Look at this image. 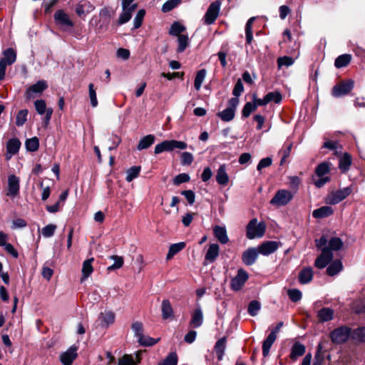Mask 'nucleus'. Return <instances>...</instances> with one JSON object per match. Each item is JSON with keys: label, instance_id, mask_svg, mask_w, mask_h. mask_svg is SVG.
Returning a JSON list of instances; mask_svg holds the SVG:
<instances>
[{"label": "nucleus", "instance_id": "49", "mask_svg": "<svg viewBox=\"0 0 365 365\" xmlns=\"http://www.w3.org/2000/svg\"><path fill=\"white\" fill-rule=\"evenodd\" d=\"M88 96L91 101V105L93 108H96L98 105V102L96 96V88L94 84L91 83L88 85Z\"/></svg>", "mask_w": 365, "mask_h": 365}, {"label": "nucleus", "instance_id": "45", "mask_svg": "<svg viewBox=\"0 0 365 365\" xmlns=\"http://www.w3.org/2000/svg\"><path fill=\"white\" fill-rule=\"evenodd\" d=\"M275 339L272 336H267V338L262 342V355L264 357H267L269 354L270 349L275 341Z\"/></svg>", "mask_w": 365, "mask_h": 365}, {"label": "nucleus", "instance_id": "31", "mask_svg": "<svg viewBox=\"0 0 365 365\" xmlns=\"http://www.w3.org/2000/svg\"><path fill=\"white\" fill-rule=\"evenodd\" d=\"M216 181L219 185H225L229 181L228 175L226 173L225 165H221L217 172Z\"/></svg>", "mask_w": 365, "mask_h": 365}, {"label": "nucleus", "instance_id": "48", "mask_svg": "<svg viewBox=\"0 0 365 365\" xmlns=\"http://www.w3.org/2000/svg\"><path fill=\"white\" fill-rule=\"evenodd\" d=\"M267 103L274 102L276 104L281 103L282 100V96L278 91L269 92L265 95Z\"/></svg>", "mask_w": 365, "mask_h": 365}, {"label": "nucleus", "instance_id": "61", "mask_svg": "<svg viewBox=\"0 0 365 365\" xmlns=\"http://www.w3.org/2000/svg\"><path fill=\"white\" fill-rule=\"evenodd\" d=\"M131 328L135 333V336L138 337V340L140 337L143 336V325L142 322H135L132 324Z\"/></svg>", "mask_w": 365, "mask_h": 365}, {"label": "nucleus", "instance_id": "34", "mask_svg": "<svg viewBox=\"0 0 365 365\" xmlns=\"http://www.w3.org/2000/svg\"><path fill=\"white\" fill-rule=\"evenodd\" d=\"M351 55L349 53L340 55L335 59L334 66L336 68L346 67L351 63Z\"/></svg>", "mask_w": 365, "mask_h": 365}, {"label": "nucleus", "instance_id": "3", "mask_svg": "<svg viewBox=\"0 0 365 365\" xmlns=\"http://www.w3.org/2000/svg\"><path fill=\"white\" fill-rule=\"evenodd\" d=\"M351 328L344 325L331 331L329 334V337L334 344H341L346 342L349 339H351Z\"/></svg>", "mask_w": 365, "mask_h": 365}, {"label": "nucleus", "instance_id": "56", "mask_svg": "<svg viewBox=\"0 0 365 365\" xmlns=\"http://www.w3.org/2000/svg\"><path fill=\"white\" fill-rule=\"evenodd\" d=\"M34 106L36 112L39 115H43L48 111V108L46 107V101L43 99L36 100L34 102Z\"/></svg>", "mask_w": 365, "mask_h": 365}, {"label": "nucleus", "instance_id": "41", "mask_svg": "<svg viewBox=\"0 0 365 365\" xmlns=\"http://www.w3.org/2000/svg\"><path fill=\"white\" fill-rule=\"evenodd\" d=\"M178 356L175 351L170 352L168 355L162 361H160L158 365H178Z\"/></svg>", "mask_w": 365, "mask_h": 365}, {"label": "nucleus", "instance_id": "6", "mask_svg": "<svg viewBox=\"0 0 365 365\" xmlns=\"http://www.w3.org/2000/svg\"><path fill=\"white\" fill-rule=\"evenodd\" d=\"M293 193L287 190H279L271 199L269 203L277 207L287 205L292 199Z\"/></svg>", "mask_w": 365, "mask_h": 365}, {"label": "nucleus", "instance_id": "5", "mask_svg": "<svg viewBox=\"0 0 365 365\" xmlns=\"http://www.w3.org/2000/svg\"><path fill=\"white\" fill-rule=\"evenodd\" d=\"M53 19L55 24L64 31L74 26L73 21L63 9L57 10L53 14Z\"/></svg>", "mask_w": 365, "mask_h": 365}, {"label": "nucleus", "instance_id": "55", "mask_svg": "<svg viewBox=\"0 0 365 365\" xmlns=\"http://www.w3.org/2000/svg\"><path fill=\"white\" fill-rule=\"evenodd\" d=\"M287 295L289 299L293 302H297L302 297V292L298 289H290L287 291Z\"/></svg>", "mask_w": 365, "mask_h": 365}, {"label": "nucleus", "instance_id": "9", "mask_svg": "<svg viewBox=\"0 0 365 365\" xmlns=\"http://www.w3.org/2000/svg\"><path fill=\"white\" fill-rule=\"evenodd\" d=\"M220 5L221 2L219 0L211 3L204 16L205 24L211 25L215 21L220 13Z\"/></svg>", "mask_w": 365, "mask_h": 365}, {"label": "nucleus", "instance_id": "54", "mask_svg": "<svg viewBox=\"0 0 365 365\" xmlns=\"http://www.w3.org/2000/svg\"><path fill=\"white\" fill-rule=\"evenodd\" d=\"M28 113L27 109H22L18 112L16 118V124L17 126H22L26 123Z\"/></svg>", "mask_w": 365, "mask_h": 365}, {"label": "nucleus", "instance_id": "37", "mask_svg": "<svg viewBox=\"0 0 365 365\" xmlns=\"http://www.w3.org/2000/svg\"><path fill=\"white\" fill-rule=\"evenodd\" d=\"M4 57L1 58V61L9 63V65L13 64L16 60V53L12 48L6 49L4 53Z\"/></svg>", "mask_w": 365, "mask_h": 365}, {"label": "nucleus", "instance_id": "15", "mask_svg": "<svg viewBox=\"0 0 365 365\" xmlns=\"http://www.w3.org/2000/svg\"><path fill=\"white\" fill-rule=\"evenodd\" d=\"M78 346L73 345L66 351L63 353L60 359L63 365H72L73 361L77 358Z\"/></svg>", "mask_w": 365, "mask_h": 365}, {"label": "nucleus", "instance_id": "25", "mask_svg": "<svg viewBox=\"0 0 365 365\" xmlns=\"http://www.w3.org/2000/svg\"><path fill=\"white\" fill-rule=\"evenodd\" d=\"M334 213V210L330 206H322L312 212V217L316 219L328 217Z\"/></svg>", "mask_w": 365, "mask_h": 365}, {"label": "nucleus", "instance_id": "22", "mask_svg": "<svg viewBox=\"0 0 365 365\" xmlns=\"http://www.w3.org/2000/svg\"><path fill=\"white\" fill-rule=\"evenodd\" d=\"M155 140L156 138L153 134H148L141 138L136 146L137 150H143L149 148L154 144Z\"/></svg>", "mask_w": 365, "mask_h": 365}, {"label": "nucleus", "instance_id": "28", "mask_svg": "<svg viewBox=\"0 0 365 365\" xmlns=\"http://www.w3.org/2000/svg\"><path fill=\"white\" fill-rule=\"evenodd\" d=\"M351 339L359 344H365V327L351 329Z\"/></svg>", "mask_w": 365, "mask_h": 365}, {"label": "nucleus", "instance_id": "33", "mask_svg": "<svg viewBox=\"0 0 365 365\" xmlns=\"http://www.w3.org/2000/svg\"><path fill=\"white\" fill-rule=\"evenodd\" d=\"M185 246L186 243L185 242L172 244L169 247V250L166 256V259L169 260L172 259L175 255L182 251L185 247Z\"/></svg>", "mask_w": 365, "mask_h": 365}, {"label": "nucleus", "instance_id": "36", "mask_svg": "<svg viewBox=\"0 0 365 365\" xmlns=\"http://www.w3.org/2000/svg\"><path fill=\"white\" fill-rule=\"evenodd\" d=\"M217 115L224 122L232 120L235 115V111L232 108H227L221 112H218Z\"/></svg>", "mask_w": 365, "mask_h": 365}, {"label": "nucleus", "instance_id": "8", "mask_svg": "<svg viewBox=\"0 0 365 365\" xmlns=\"http://www.w3.org/2000/svg\"><path fill=\"white\" fill-rule=\"evenodd\" d=\"M249 278V274L243 268H240L237 270L235 277L232 278L230 281V288L235 292L240 291L245 285V282Z\"/></svg>", "mask_w": 365, "mask_h": 365}, {"label": "nucleus", "instance_id": "29", "mask_svg": "<svg viewBox=\"0 0 365 365\" xmlns=\"http://www.w3.org/2000/svg\"><path fill=\"white\" fill-rule=\"evenodd\" d=\"M328 243L329 245L327 247H323V249H328L331 252H333V251H339L344 246L342 240L338 237H331Z\"/></svg>", "mask_w": 365, "mask_h": 365}, {"label": "nucleus", "instance_id": "14", "mask_svg": "<svg viewBox=\"0 0 365 365\" xmlns=\"http://www.w3.org/2000/svg\"><path fill=\"white\" fill-rule=\"evenodd\" d=\"M20 180L15 175H10L8 177V192L6 195L14 197L19 194Z\"/></svg>", "mask_w": 365, "mask_h": 365}, {"label": "nucleus", "instance_id": "62", "mask_svg": "<svg viewBox=\"0 0 365 365\" xmlns=\"http://www.w3.org/2000/svg\"><path fill=\"white\" fill-rule=\"evenodd\" d=\"M118 365H136L131 354H124L118 359Z\"/></svg>", "mask_w": 365, "mask_h": 365}, {"label": "nucleus", "instance_id": "58", "mask_svg": "<svg viewBox=\"0 0 365 365\" xmlns=\"http://www.w3.org/2000/svg\"><path fill=\"white\" fill-rule=\"evenodd\" d=\"M194 160V157L192 153L189 152H183L180 155V164L182 166L190 165Z\"/></svg>", "mask_w": 365, "mask_h": 365}, {"label": "nucleus", "instance_id": "44", "mask_svg": "<svg viewBox=\"0 0 365 365\" xmlns=\"http://www.w3.org/2000/svg\"><path fill=\"white\" fill-rule=\"evenodd\" d=\"M25 146L28 151L35 152L39 148V140L37 137H33L26 140Z\"/></svg>", "mask_w": 365, "mask_h": 365}, {"label": "nucleus", "instance_id": "63", "mask_svg": "<svg viewBox=\"0 0 365 365\" xmlns=\"http://www.w3.org/2000/svg\"><path fill=\"white\" fill-rule=\"evenodd\" d=\"M56 225L53 224H48L42 229V235L45 237H51L54 235L56 229Z\"/></svg>", "mask_w": 365, "mask_h": 365}, {"label": "nucleus", "instance_id": "11", "mask_svg": "<svg viewBox=\"0 0 365 365\" xmlns=\"http://www.w3.org/2000/svg\"><path fill=\"white\" fill-rule=\"evenodd\" d=\"M281 245L280 242L277 241H264L257 247L259 253L267 256L274 253Z\"/></svg>", "mask_w": 365, "mask_h": 365}, {"label": "nucleus", "instance_id": "50", "mask_svg": "<svg viewBox=\"0 0 365 365\" xmlns=\"http://www.w3.org/2000/svg\"><path fill=\"white\" fill-rule=\"evenodd\" d=\"M261 309V304L257 300L251 301L247 307V312L252 317H255Z\"/></svg>", "mask_w": 365, "mask_h": 365}, {"label": "nucleus", "instance_id": "12", "mask_svg": "<svg viewBox=\"0 0 365 365\" xmlns=\"http://www.w3.org/2000/svg\"><path fill=\"white\" fill-rule=\"evenodd\" d=\"M259 254L257 248L249 247L242 254V263L246 266H252L256 262Z\"/></svg>", "mask_w": 365, "mask_h": 365}, {"label": "nucleus", "instance_id": "38", "mask_svg": "<svg viewBox=\"0 0 365 365\" xmlns=\"http://www.w3.org/2000/svg\"><path fill=\"white\" fill-rule=\"evenodd\" d=\"M189 38L187 35H181L178 36V48L177 53H181L185 51V49L189 46Z\"/></svg>", "mask_w": 365, "mask_h": 365}, {"label": "nucleus", "instance_id": "40", "mask_svg": "<svg viewBox=\"0 0 365 365\" xmlns=\"http://www.w3.org/2000/svg\"><path fill=\"white\" fill-rule=\"evenodd\" d=\"M94 261V258H90L85 260L83 263L82 267V277L83 278H88L93 272L92 262Z\"/></svg>", "mask_w": 365, "mask_h": 365}, {"label": "nucleus", "instance_id": "39", "mask_svg": "<svg viewBox=\"0 0 365 365\" xmlns=\"http://www.w3.org/2000/svg\"><path fill=\"white\" fill-rule=\"evenodd\" d=\"M330 165L329 162L319 163L315 168V173L318 177H323L330 173Z\"/></svg>", "mask_w": 365, "mask_h": 365}, {"label": "nucleus", "instance_id": "27", "mask_svg": "<svg viewBox=\"0 0 365 365\" xmlns=\"http://www.w3.org/2000/svg\"><path fill=\"white\" fill-rule=\"evenodd\" d=\"M227 337L223 336L218 339L214 346V350L219 361L222 360L226 347Z\"/></svg>", "mask_w": 365, "mask_h": 365}, {"label": "nucleus", "instance_id": "47", "mask_svg": "<svg viewBox=\"0 0 365 365\" xmlns=\"http://www.w3.org/2000/svg\"><path fill=\"white\" fill-rule=\"evenodd\" d=\"M160 340V338L154 339L149 336L143 335L140 337L138 342L141 346L148 347V346H152L156 344Z\"/></svg>", "mask_w": 365, "mask_h": 365}, {"label": "nucleus", "instance_id": "23", "mask_svg": "<svg viewBox=\"0 0 365 365\" xmlns=\"http://www.w3.org/2000/svg\"><path fill=\"white\" fill-rule=\"evenodd\" d=\"M351 164V155L348 153H344V155L339 158V168L342 173H346L349 170Z\"/></svg>", "mask_w": 365, "mask_h": 365}, {"label": "nucleus", "instance_id": "53", "mask_svg": "<svg viewBox=\"0 0 365 365\" xmlns=\"http://www.w3.org/2000/svg\"><path fill=\"white\" fill-rule=\"evenodd\" d=\"M181 3V0H168L162 6V11L167 13L175 9Z\"/></svg>", "mask_w": 365, "mask_h": 365}, {"label": "nucleus", "instance_id": "7", "mask_svg": "<svg viewBox=\"0 0 365 365\" xmlns=\"http://www.w3.org/2000/svg\"><path fill=\"white\" fill-rule=\"evenodd\" d=\"M352 192L351 187H346L343 189L337 190L331 192L327 197V203L329 205H336L346 199Z\"/></svg>", "mask_w": 365, "mask_h": 365}, {"label": "nucleus", "instance_id": "20", "mask_svg": "<svg viewBox=\"0 0 365 365\" xmlns=\"http://www.w3.org/2000/svg\"><path fill=\"white\" fill-rule=\"evenodd\" d=\"M162 318L165 320L173 319L174 311L170 302L168 299H163L161 304Z\"/></svg>", "mask_w": 365, "mask_h": 365}, {"label": "nucleus", "instance_id": "46", "mask_svg": "<svg viewBox=\"0 0 365 365\" xmlns=\"http://www.w3.org/2000/svg\"><path fill=\"white\" fill-rule=\"evenodd\" d=\"M206 73L207 71L204 68L200 69L197 72L194 81V86L197 91H199L200 89L202 83L205 78Z\"/></svg>", "mask_w": 365, "mask_h": 365}, {"label": "nucleus", "instance_id": "26", "mask_svg": "<svg viewBox=\"0 0 365 365\" xmlns=\"http://www.w3.org/2000/svg\"><path fill=\"white\" fill-rule=\"evenodd\" d=\"M213 234L221 244H226L228 242L229 237L225 227L219 225L215 226L213 228Z\"/></svg>", "mask_w": 365, "mask_h": 365}, {"label": "nucleus", "instance_id": "64", "mask_svg": "<svg viewBox=\"0 0 365 365\" xmlns=\"http://www.w3.org/2000/svg\"><path fill=\"white\" fill-rule=\"evenodd\" d=\"M289 187L294 191V193L297 192L299 190V184L301 183V180L298 176H291L289 178Z\"/></svg>", "mask_w": 365, "mask_h": 365}, {"label": "nucleus", "instance_id": "60", "mask_svg": "<svg viewBox=\"0 0 365 365\" xmlns=\"http://www.w3.org/2000/svg\"><path fill=\"white\" fill-rule=\"evenodd\" d=\"M277 65H278V67L280 68H282V66H292L294 61L292 57H290V56H282V57H279L277 58Z\"/></svg>", "mask_w": 365, "mask_h": 365}, {"label": "nucleus", "instance_id": "18", "mask_svg": "<svg viewBox=\"0 0 365 365\" xmlns=\"http://www.w3.org/2000/svg\"><path fill=\"white\" fill-rule=\"evenodd\" d=\"M21 145V143L18 138H13L9 139L6 143L7 153L9 154L10 156L17 154L19 151ZM11 157L6 156V159H9Z\"/></svg>", "mask_w": 365, "mask_h": 365}, {"label": "nucleus", "instance_id": "16", "mask_svg": "<svg viewBox=\"0 0 365 365\" xmlns=\"http://www.w3.org/2000/svg\"><path fill=\"white\" fill-rule=\"evenodd\" d=\"M305 352L306 346L299 341H296L291 348L289 358L295 361L299 357L302 356Z\"/></svg>", "mask_w": 365, "mask_h": 365}, {"label": "nucleus", "instance_id": "35", "mask_svg": "<svg viewBox=\"0 0 365 365\" xmlns=\"http://www.w3.org/2000/svg\"><path fill=\"white\" fill-rule=\"evenodd\" d=\"M185 30V26H183L182 24H180L178 21H174L170 26L168 33L170 36L178 37L179 36L182 35V33L184 32Z\"/></svg>", "mask_w": 365, "mask_h": 365}, {"label": "nucleus", "instance_id": "2", "mask_svg": "<svg viewBox=\"0 0 365 365\" xmlns=\"http://www.w3.org/2000/svg\"><path fill=\"white\" fill-rule=\"evenodd\" d=\"M187 144L184 141L177 140H165L157 144L154 149V154L158 155L163 152H172L175 149L185 150Z\"/></svg>", "mask_w": 365, "mask_h": 365}, {"label": "nucleus", "instance_id": "17", "mask_svg": "<svg viewBox=\"0 0 365 365\" xmlns=\"http://www.w3.org/2000/svg\"><path fill=\"white\" fill-rule=\"evenodd\" d=\"M313 279V270L310 267H303L298 275L299 282L302 284H308Z\"/></svg>", "mask_w": 365, "mask_h": 365}, {"label": "nucleus", "instance_id": "43", "mask_svg": "<svg viewBox=\"0 0 365 365\" xmlns=\"http://www.w3.org/2000/svg\"><path fill=\"white\" fill-rule=\"evenodd\" d=\"M109 258L114 260V263L107 268L108 271H113L120 269L123 266L124 259L123 257L118 255H111L109 257Z\"/></svg>", "mask_w": 365, "mask_h": 365}, {"label": "nucleus", "instance_id": "42", "mask_svg": "<svg viewBox=\"0 0 365 365\" xmlns=\"http://www.w3.org/2000/svg\"><path fill=\"white\" fill-rule=\"evenodd\" d=\"M141 170L140 166L134 165L127 170L126 173L127 175L125 177V180L127 182H130L133 181L135 178H138L140 175V172Z\"/></svg>", "mask_w": 365, "mask_h": 365}, {"label": "nucleus", "instance_id": "21", "mask_svg": "<svg viewBox=\"0 0 365 365\" xmlns=\"http://www.w3.org/2000/svg\"><path fill=\"white\" fill-rule=\"evenodd\" d=\"M334 312L329 307H323L317 312L318 321L324 323L333 319Z\"/></svg>", "mask_w": 365, "mask_h": 365}, {"label": "nucleus", "instance_id": "1", "mask_svg": "<svg viewBox=\"0 0 365 365\" xmlns=\"http://www.w3.org/2000/svg\"><path fill=\"white\" fill-rule=\"evenodd\" d=\"M266 224L264 221L258 223L257 218H252L246 226V237L249 240L260 238L264 235Z\"/></svg>", "mask_w": 365, "mask_h": 365}, {"label": "nucleus", "instance_id": "52", "mask_svg": "<svg viewBox=\"0 0 365 365\" xmlns=\"http://www.w3.org/2000/svg\"><path fill=\"white\" fill-rule=\"evenodd\" d=\"M256 110V106L254 105L252 102H247L242 110V118H248L250 114Z\"/></svg>", "mask_w": 365, "mask_h": 365}, {"label": "nucleus", "instance_id": "4", "mask_svg": "<svg viewBox=\"0 0 365 365\" xmlns=\"http://www.w3.org/2000/svg\"><path fill=\"white\" fill-rule=\"evenodd\" d=\"M354 81L351 78L341 81L333 86L331 96L334 98H340L349 95L354 88Z\"/></svg>", "mask_w": 365, "mask_h": 365}, {"label": "nucleus", "instance_id": "10", "mask_svg": "<svg viewBox=\"0 0 365 365\" xmlns=\"http://www.w3.org/2000/svg\"><path fill=\"white\" fill-rule=\"evenodd\" d=\"M333 257V252L328 249H322L321 254L315 259L314 266L318 269H324L332 261Z\"/></svg>", "mask_w": 365, "mask_h": 365}, {"label": "nucleus", "instance_id": "59", "mask_svg": "<svg viewBox=\"0 0 365 365\" xmlns=\"http://www.w3.org/2000/svg\"><path fill=\"white\" fill-rule=\"evenodd\" d=\"M145 15V9H140L138 11L136 16L134 18V21H133L134 29H138L142 26Z\"/></svg>", "mask_w": 365, "mask_h": 365}, {"label": "nucleus", "instance_id": "19", "mask_svg": "<svg viewBox=\"0 0 365 365\" xmlns=\"http://www.w3.org/2000/svg\"><path fill=\"white\" fill-rule=\"evenodd\" d=\"M220 247L217 244H210L205 255V261L209 263L214 262L219 256Z\"/></svg>", "mask_w": 365, "mask_h": 365}, {"label": "nucleus", "instance_id": "32", "mask_svg": "<svg viewBox=\"0 0 365 365\" xmlns=\"http://www.w3.org/2000/svg\"><path fill=\"white\" fill-rule=\"evenodd\" d=\"M343 269V264L340 259H336L332 262H330V264L327 268V274L329 276H334L338 274Z\"/></svg>", "mask_w": 365, "mask_h": 365}, {"label": "nucleus", "instance_id": "51", "mask_svg": "<svg viewBox=\"0 0 365 365\" xmlns=\"http://www.w3.org/2000/svg\"><path fill=\"white\" fill-rule=\"evenodd\" d=\"M101 324L103 327H108L112 324L115 321V314L112 312H106L105 314H101Z\"/></svg>", "mask_w": 365, "mask_h": 365}, {"label": "nucleus", "instance_id": "30", "mask_svg": "<svg viewBox=\"0 0 365 365\" xmlns=\"http://www.w3.org/2000/svg\"><path fill=\"white\" fill-rule=\"evenodd\" d=\"M325 352L327 350L323 349L322 343H319L317 346V350L314 354V362L312 365H323L325 360Z\"/></svg>", "mask_w": 365, "mask_h": 365}, {"label": "nucleus", "instance_id": "24", "mask_svg": "<svg viewBox=\"0 0 365 365\" xmlns=\"http://www.w3.org/2000/svg\"><path fill=\"white\" fill-rule=\"evenodd\" d=\"M203 322V314L200 307L196 308L191 315L190 326L193 328L200 327Z\"/></svg>", "mask_w": 365, "mask_h": 365}, {"label": "nucleus", "instance_id": "13", "mask_svg": "<svg viewBox=\"0 0 365 365\" xmlns=\"http://www.w3.org/2000/svg\"><path fill=\"white\" fill-rule=\"evenodd\" d=\"M48 88L47 82L44 80L37 81L36 83L31 85L26 91L25 96L27 99L34 98V93H41Z\"/></svg>", "mask_w": 365, "mask_h": 365}, {"label": "nucleus", "instance_id": "57", "mask_svg": "<svg viewBox=\"0 0 365 365\" xmlns=\"http://www.w3.org/2000/svg\"><path fill=\"white\" fill-rule=\"evenodd\" d=\"M190 180V177L187 173H180L176 175L173 180V183L175 185H180L182 183L187 182Z\"/></svg>", "mask_w": 365, "mask_h": 365}]
</instances>
